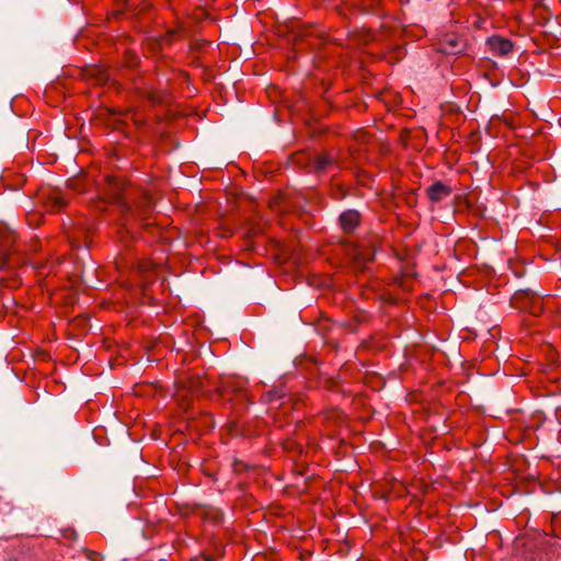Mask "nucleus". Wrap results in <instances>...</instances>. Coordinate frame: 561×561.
I'll use <instances>...</instances> for the list:
<instances>
[{
    "instance_id": "obj_1",
    "label": "nucleus",
    "mask_w": 561,
    "mask_h": 561,
    "mask_svg": "<svg viewBox=\"0 0 561 561\" xmlns=\"http://www.w3.org/2000/svg\"><path fill=\"white\" fill-rule=\"evenodd\" d=\"M294 163L307 168L308 172L322 174L335 165V160L330 154H306L297 153L294 157Z\"/></svg>"
},
{
    "instance_id": "obj_2",
    "label": "nucleus",
    "mask_w": 561,
    "mask_h": 561,
    "mask_svg": "<svg viewBox=\"0 0 561 561\" xmlns=\"http://www.w3.org/2000/svg\"><path fill=\"white\" fill-rule=\"evenodd\" d=\"M127 190L125 180L107 175L104 180L102 196L107 203L121 204L125 199Z\"/></svg>"
},
{
    "instance_id": "obj_3",
    "label": "nucleus",
    "mask_w": 561,
    "mask_h": 561,
    "mask_svg": "<svg viewBox=\"0 0 561 561\" xmlns=\"http://www.w3.org/2000/svg\"><path fill=\"white\" fill-rule=\"evenodd\" d=\"M513 300L515 304H520V308L529 310L533 314H538L541 311L540 298L530 289L517 291Z\"/></svg>"
},
{
    "instance_id": "obj_4",
    "label": "nucleus",
    "mask_w": 561,
    "mask_h": 561,
    "mask_svg": "<svg viewBox=\"0 0 561 561\" xmlns=\"http://www.w3.org/2000/svg\"><path fill=\"white\" fill-rule=\"evenodd\" d=\"M376 254V243L375 240L369 239L368 241H364L356 245H353L350 250V255L356 262H369L374 260Z\"/></svg>"
},
{
    "instance_id": "obj_5",
    "label": "nucleus",
    "mask_w": 561,
    "mask_h": 561,
    "mask_svg": "<svg viewBox=\"0 0 561 561\" xmlns=\"http://www.w3.org/2000/svg\"><path fill=\"white\" fill-rule=\"evenodd\" d=\"M451 193L453 186L443 181H435L426 188L428 199L434 203L448 198Z\"/></svg>"
},
{
    "instance_id": "obj_6",
    "label": "nucleus",
    "mask_w": 561,
    "mask_h": 561,
    "mask_svg": "<svg viewBox=\"0 0 561 561\" xmlns=\"http://www.w3.org/2000/svg\"><path fill=\"white\" fill-rule=\"evenodd\" d=\"M463 48V43L456 35H446L438 44V50L445 55L459 54Z\"/></svg>"
},
{
    "instance_id": "obj_7",
    "label": "nucleus",
    "mask_w": 561,
    "mask_h": 561,
    "mask_svg": "<svg viewBox=\"0 0 561 561\" xmlns=\"http://www.w3.org/2000/svg\"><path fill=\"white\" fill-rule=\"evenodd\" d=\"M488 45L494 55L501 57L507 56L513 50V43L501 36H491L488 39Z\"/></svg>"
},
{
    "instance_id": "obj_8",
    "label": "nucleus",
    "mask_w": 561,
    "mask_h": 561,
    "mask_svg": "<svg viewBox=\"0 0 561 561\" xmlns=\"http://www.w3.org/2000/svg\"><path fill=\"white\" fill-rule=\"evenodd\" d=\"M340 225L344 232H353L360 222V213H341Z\"/></svg>"
},
{
    "instance_id": "obj_9",
    "label": "nucleus",
    "mask_w": 561,
    "mask_h": 561,
    "mask_svg": "<svg viewBox=\"0 0 561 561\" xmlns=\"http://www.w3.org/2000/svg\"><path fill=\"white\" fill-rule=\"evenodd\" d=\"M14 242V232L11 231L5 225L0 226V249L2 252H8L11 244Z\"/></svg>"
},
{
    "instance_id": "obj_10",
    "label": "nucleus",
    "mask_w": 561,
    "mask_h": 561,
    "mask_svg": "<svg viewBox=\"0 0 561 561\" xmlns=\"http://www.w3.org/2000/svg\"><path fill=\"white\" fill-rule=\"evenodd\" d=\"M53 198H54L53 206L59 207V208L68 206L66 199L62 196H60L59 194L56 193V195Z\"/></svg>"
},
{
    "instance_id": "obj_11",
    "label": "nucleus",
    "mask_w": 561,
    "mask_h": 561,
    "mask_svg": "<svg viewBox=\"0 0 561 561\" xmlns=\"http://www.w3.org/2000/svg\"><path fill=\"white\" fill-rule=\"evenodd\" d=\"M87 558L91 561H99L100 559V554L98 552H94V551H90L88 550L87 551Z\"/></svg>"
}]
</instances>
